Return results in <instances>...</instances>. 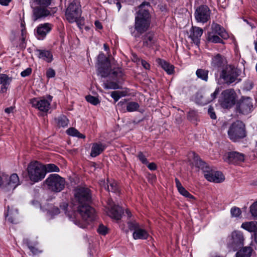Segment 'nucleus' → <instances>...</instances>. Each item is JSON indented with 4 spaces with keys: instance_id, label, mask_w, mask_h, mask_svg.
<instances>
[{
    "instance_id": "nucleus-60",
    "label": "nucleus",
    "mask_w": 257,
    "mask_h": 257,
    "mask_svg": "<svg viewBox=\"0 0 257 257\" xmlns=\"http://www.w3.org/2000/svg\"><path fill=\"white\" fill-rule=\"evenodd\" d=\"M12 0H0V4L3 6H8Z\"/></svg>"
},
{
    "instance_id": "nucleus-54",
    "label": "nucleus",
    "mask_w": 257,
    "mask_h": 257,
    "mask_svg": "<svg viewBox=\"0 0 257 257\" xmlns=\"http://www.w3.org/2000/svg\"><path fill=\"white\" fill-rule=\"evenodd\" d=\"M29 248L31 251L34 254H37L41 252V251L39 250L38 248H36L34 246H29Z\"/></svg>"
},
{
    "instance_id": "nucleus-28",
    "label": "nucleus",
    "mask_w": 257,
    "mask_h": 257,
    "mask_svg": "<svg viewBox=\"0 0 257 257\" xmlns=\"http://www.w3.org/2000/svg\"><path fill=\"white\" fill-rule=\"evenodd\" d=\"M110 63L101 65L98 68V72L100 74L102 77H106L110 73Z\"/></svg>"
},
{
    "instance_id": "nucleus-13",
    "label": "nucleus",
    "mask_w": 257,
    "mask_h": 257,
    "mask_svg": "<svg viewBox=\"0 0 257 257\" xmlns=\"http://www.w3.org/2000/svg\"><path fill=\"white\" fill-rule=\"evenodd\" d=\"M252 107L253 105L251 99L249 97H242L236 104L237 112L243 114H247L250 113Z\"/></svg>"
},
{
    "instance_id": "nucleus-47",
    "label": "nucleus",
    "mask_w": 257,
    "mask_h": 257,
    "mask_svg": "<svg viewBox=\"0 0 257 257\" xmlns=\"http://www.w3.org/2000/svg\"><path fill=\"white\" fill-rule=\"evenodd\" d=\"M67 134L71 136L76 137L77 134H79V132L73 127H70L67 130Z\"/></svg>"
},
{
    "instance_id": "nucleus-48",
    "label": "nucleus",
    "mask_w": 257,
    "mask_h": 257,
    "mask_svg": "<svg viewBox=\"0 0 257 257\" xmlns=\"http://www.w3.org/2000/svg\"><path fill=\"white\" fill-rule=\"evenodd\" d=\"M138 157L139 160L142 162V163L144 164H147L148 163V161L146 158L145 156L143 154L142 152H139Z\"/></svg>"
},
{
    "instance_id": "nucleus-38",
    "label": "nucleus",
    "mask_w": 257,
    "mask_h": 257,
    "mask_svg": "<svg viewBox=\"0 0 257 257\" xmlns=\"http://www.w3.org/2000/svg\"><path fill=\"white\" fill-rule=\"evenodd\" d=\"M98 62L100 66L102 65L103 64H106L107 63H109L108 59L106 58L105 55L101 53H100L97 57Z\"/></svg>"
},
{
    "instance_id": "nucleus-37",
    "label": "nucleus",
    "mask_w": 257,
    "mask_h": 257,
    "mask_svg": "<svg viewBox=\"0 0 257 257\" xmlns=\"http://www.w3.org/2000/svg\"><path fill=\"white\" fill-rule=\"evenodd\" d=\"M85 98L87 102L94 105H96L100 103V100L97 97L91 95L86 96Z\"/></svg>"
},
{
    "instance_id": "nucleus-30",
    "label": "nucleus",
    "mask_w": 257,
    "mask_h": 257,
    "mask_svg": "<svg viewBox=\"0 0 257 257\" xmlns=\"http://www.w3.org/2000/svg\"><path fill=\"white\" fill-rule=\"evenodd\" d=\"M55 121L59 127H64L68 125V119L66 116L61 115L55 118Z\"/></svg>"
},
{
    "instance_id": "nucleus-42",
    "label": "nucleus",
    "mask_w": 257,
    "mask_h": 257,
    "mask_svg": "<svg viewBox=\"0 0 257 257\" xmlns=\"http://www.w3.org/2000/svg\"><path fill=\"white\" fill-rule=\"evenodd\" d=\"M128 227L131 230H136L140 227L139 224L136 221H130L127 222Z\"/></svg>"
},
{
    "instance_id": "nucleus-24",
    "label": "nucleus",
    "mask_w": 257,
    "mask_h": 257,
    "mask_svg": "<svg viewBox=\"0 0 257 257\" xmlns=\"http://www.w3.org/2000/svg\"><path fill=\"white\" fill-rule=\"evenodd\" d=\"M123 211L121 207L118 205L113 206L110 210V216L116 220H119L122 217Z\"/></svg>"
},
{
    "instance_id": "nucleus-8",
    "label": "nucleus",
    "mask_w": 257,
    "mask_h": 257,
    "mask_svg": "<svg viewBox=\"0 0 257 257\" xmlns=\"http://www.w3.org/2000/svg\"><path fill=\"white\" fill-rule=\"evenodd\" d=\"M45 183L48 188L54 192H59L65 187V180L58 174H52L46 179Z\"/></svg>"
},
{
    "instance_id": "nucleus-52",
    "label": "nucleus",
    "mask_w": 257,
    "mask_h": 257,
    "mask_svg": "<svg viewBox=\"0 0 257 257\" xmlns=\"http://www.w3.org/2000/svg\"><path fill=\"white\" fill-rule=\"evenodd\" d=\"M49 211L52 215H57L60 213V210L57 207H53Z\"/></svg>"
},
{
    "instance_id": "nucleus-31",
    "label": "nucleus",
    "mask_w": 257,
    "mask_h": 257,
    "mask_svg": "<svg viewBox=\"0 0 257 257\" xmlns=\"http://www.w3.org/2000/svg\"><path fill=\"white\" fill-rule=\"evenodd\" d=\"M241 227L249 232H255L257 229L256 223L252 221L244 222L241 224Z\"/></svg>"
},
{
    "instance_id": "nucleus-22",
    "label": "nucleus",
    "mask_w": 257,
    "mask_h": 257,
    "mask_svg": "<svg viewBox=\"0 0 257 257\" xmlns=\"http://www.w3.org/2000/svg\"><path fill=\"white\" fill-rule=\"evenodd\" d=\"M106 146L102 143H93L92 146L90 156L92 157H96L100 155L106 148Z\"/></svg>"
},
{
    "instance_id": "nucleus-44",
    "label": "nucleus",
    "mask_w": 257,
    "mask_h": 257,
    "mask_svg": "<svg viewBox=\"0 0 257 257\" xmlns=\"http://www.w3.org/2000/svg\"><path fill=\"white\" fill-rule=\"evenodd\" d=\"M250 211L252 215L257 218V201L254 202L250 206Z\"/></svg>"
},
{
    "instance_id": "nucleus-55",
    "label": "nucleus",
    "mask_w": 257,
    "mask_h": 257,
    "mask_svg": "<svg viewBox=\"0 0 257 257\" xmlns=\"http://www.w3.org/2000/svg\"><path fill=\"white\" fill-rule=\"evenodd\" d=\"M141 63L142 66L144 67V68L146 69H149L150 67V64L145 60H142Z\"/></svg>"
},
{
    "instance_id": "nucleus-7",
    "label": "nucleus",
    "mask_w": 257,
    "mask_h": 257,
    "mask_svg": "<svg viewBox=\"0 0 257 257\" xmlns=\"http://www.w3.org/2000/svg\"><path fill=\"white\" fill-rule=\"evenodd\" d=\"M244 240L243 233L238 230H234L227 238V247L229 251H235L243 245Z\"/></svg>"
},
{
    "instance_id": "nucleus-46",
    "label": "nucleus",
    "mask_w": 257,
    "mask_h": 257,
    "mask_svg": "<svg viewBox=\"0 0 257 257\" xmlns=\"http://www.w3.org/2000/svg\"><path fill=\"white\" fill-rule=\"evenodd\" d=\"M208 114L210 116V118L213 119L216 118V115L214 111V108L212 106H210L208 109Z\"/></svg>"
},
{
    "instance_id": "nucleus-51",
    "label": "nucleus",
    "mask_w": 257,
    "mask_h": 257,
    "mask_svg": "<svg viewBox=\"0 0 257 257\" xmlns=\"http://www.w3.org/2000/svg\"><path fill=\"white\" fill-rule=\"evenodd\" d=\"M119 93H118V91H112L110 95H111V97H112L113 98L115 102H117L120 98L119 95L118 94Z\"/></svg>"
},
{
    "instance_id": "nucleus-5",
    "label": "nucleus",
    "mask_w": 257,
    "mask_h": 257,
    "mask_svg": "<svg viewBox=\"0 0 257 257\" xmlns=\"http://www.w3.org/2000/svg\"><path fill=\"white\" fill-rule=\"evenodd\" d=\"M44 165L38 161L31 162L28 166L27 172L29 179L34 182L42 180L46 176Z\"/></svg>"
},
{
    "instance_id": "nucleus-53",
    "label": "nucleus",
    "mask_w": 257,
    "mask_h": 257,
    "mask_svg": "<svg viewBox=\"0 0 257 257\" xmlns=\"http://www.w3.org/2000/svg\"><path fill=\"white\" fill-rule=\"evenodd\" d=\"M112 74L115 77H120L121 76L122 73L119 69H117L116 70H113Z\"/></svg>"
},
{
    "instance_id": "nucleus-19",
    "label": "nucleus",
    "mask_w": 257,
    "mask_h": 257,
    "mask_svg": "<svg viewBox=\"0 0 257 257\" xmlns=\"http://www.w3.org/2000/svg\"><path fill=\"white\" fill-rule=\"evenodd\" d=\"M209 32L218 35L223 39H227L229 37L227 33L223 27L217 23H213L212 24L211 31Z\"/></svg>"
},
{
    "instance_id": "nucleus-63",
    "label": "nucleus",
    "mask_w": 257,
    "mask_h": 257,
    "mask_svg": "<svg viewBox=\"0 0 257 257\" xmlns=\"http://www.w3.org/2000/svg\"><path fill=\"white\" fill-rule=\"evenodd\" d=\"M117 91L118 93H119L118 94L119 95L120 97H121L122 96H125L126 95V93L124 91Z\"/></svg>"
},
{
    "instance_id": "nucleus-12",
    "label": "nucleus",
    "mask_w": 257,
    "mask_h": 257,
    "mask_svg": "<svg viewBox=\"0 0 257 257\" xmlns=\"http://www.w3.org/2000/svg\"><path fill=\"white\" fill-rule=\"evenodd\" d=\"M211 11L206 5L197 7L194 13V17L198 23H205L210 19Z\"/></svg>"
},
{
    "instance_id": "nucleus-4",
    "label": "nucleus",
    "mask_w": 257,
    "mask_h": 257,
    "mask_svg": "<svg viewBox=\"0 0 257 257\" xmlns=\"http://www.w3.org/2000/svg\"><path fill=\"white\" fill-rule=\"evenodd\" d=\"M239 75V70L231 65H226L219 74L218 83L230 85L234 82Z\"/></svg>"
},
{
    "instance_id": "nucleus-56",
    "label": "nucleus",
    "mask_w": 257,
    "mask_h": 257,
    "mask_svg": "<svg viewBox=\"0 0 257 257\" xmlns=\"http://www.w3.org/2000/svg\"><path fill=\"white\" fill-rule=\"evenodd\" d=\"M148 168L151 170H155L157 169V166L154 163H149Z\"/></svg>"
},
{
    "instance_id": "nucleus-10",
    "label": "nucleus",
    "mask_w": 257,
    "mask_h": 257,
    "mask_svg": "<svg viewBox=\"0 0 257 257\" xmlns=\"http://www.w3.org/2000/svg\"><path fill=\"white\" fill-rule=\"evenodd\" d=\"M53 97L48 95L46 97H35L30 100L32 106L41 111L48 112L50 108V104Z\"/></svg>"
},
{
    "instance_id": "nucleus-14",
    "label": "nucleus",
    "mask_w": 257,
    "mask_h": 257,
    "mask_svg": "<svg viewBox=\"0 0 257 257\" xmlns=\"http://www.w3.org/2000/svg\"><path fill=\"white\" fill-rule=\"evenodd\" d=\"M227 61L226 58L218 53L213 56L211 61V68L212 69H219L221 68H224V67L227 65Z\"/></svg>"
},
{
    "instance_id": "nucleus-9",
    "label": "nucleus",
    "mask_w": 257,
    "mask_h": 257,
    "mask_svg": "<svg viewBox=\"0 0 257 257\" xmlns=\"http://www.w3.org/2000/svg\"><path fill=\"white\" fill-rule=\"evenodd\" d=\"M236 95L233 89H226L221 92L218 102L222 108H230L235 104Z\"/></svg>"
},
{
    "instance_id": "nucleus-58",
    "label": "nucleus",
    "mask_w": 257,
    "mask_h": 257,
    "mask_svg": "<svg viewBox=\"0 0 257 257\" xmlns=\"http://www.w3.org/2000/svg\"><path fill=\"white\" fill-rule=\"evenodd\" d=\"M14 109H15V107H14V106H11L9 107H7V108H5V112L9 114L10 113L13 112Z\"/></svg>"
},
{
    "instance_id": "nucleus-43",
    "label": "nucleus",
    "mask_w": 257,
    "mask_h": 257,
    "mask_svg": "<svg viewBox=\"0 0 257 257\" xmlns=\"http://www.w3.org/2000/svg\"><path fill=\"white\" fill-rule=\"evenodd\" d=\"M220 91V88L219 87H217L216 89L215 90L214 92L211 94L210 98L208 100L207 102H209L210 101H213L214 100L218 95L219 94V92ZM206 102H204V104H206Z\"/></svg>"
},
{
    "instance_id": "nucleus-1",
    "label": "nucleus",
    "mask_w": 257,
    "mask_h": 257,
    "mask_svg": "<svg viewBox=\"0 0 257 257\" xmlns=\"http://www.w3.org/2000/svg\"><path fill=\"white\" fill-rule=\"evenodd\" d=\"M74 198L78 203L77 212L82 220L75 219L73 221L80 227L85 228L96 219L95 211L90 206L92 201L90 190L85 187H77L75 189Z\"/></svg>"
},
{
    "instance_id": "nucleus-27",
    "label": "nucleus",
    "mask_w": 257,
    "mask_h": 257,
    "mask_svg": "<svg viewBox=\"0 0 257 257\" xmlns=\"http://www.w3.org/2000/svg\"><path fill=\"white\" fill-rule=\"evenodd\" d=\"M252 249L251 247L245 246L239 250L236 253V257H250Z\"/></svg>"
},
{
    "instance_id": "nucleus-50",
    "label": "nucleus",
    "mask_w": 257,
    "mask_h": 257,
    "mask_svg": "<svg viewBox=\"0 0 257 257\" xmlns=\"http://www.w3.org/2000/svg\"><path fill=\"white\" fill-rule=\"evenodd\" d=\"M32 73V69L31 68H28L21 73V75L23 77H25L30 75Z\"/></svg>"
},
{
    "instance_id": "nucleus-62",
    "label": "nucleus",
    "mask_w": 257,
    "mask_h": 257,
    "mask_svg": "<svg viewBox=\"0 0 257 257\" xmlns=\"http://www.w3.org/2000/svg\"><path fill=\"white\" fill-rule=\"evenodd\" d=\"M76 137H78V138H81V139H84L85 138V136L82 134H81L79 132V134H77V136H76Z\"/></svg>"
},
{
    "instance_id": "nucleus-29",
    "label": "nucleus",
    "mask_w": 257,
    "mask_h": 257,
    "mask_svg": "<svg viewBox=\"0 0 257 257\" xmlns=\"http://www.w3.org/2000/svg\"><path fill=\"white\" fill-rule=\"evenodd\" d=\"M209 71L204 69H198L196 71V75L197 78L201 79L205 82H207L208 80Z\"/></svg>"
},
{
    "instance_id": "nucleus-49",
    "label": "nucleus",
    "mask_w": 257,
    "mask_h": 257,
    "mask_svg": "<svg viewBox=\"0 0 257 257\" xmlns=\"http://www.w3.org/2000/svg\"><path fill=\"white\" fill-rule=\"evenodd\" d=\"M55 71L52 68H49L46 72V76L48 78H53L55 76Z\"/></svg>"
},
{
    "instance_id": "nucleus-3",
    "label": "nucleus",
    "mask_w": 257,
    "mask_h": 257,
    "mask_svg": "<svg viewBox=\"0 0 257 257\" xmlns=\"http://www.w3.org/2000/svg\"><path fill=\"white\" fill-rule=\"evenodd\" d=\"M191 154L195 163V166L202 171L206 179L208 181L217 183H221L224 180V176L221 172L212 170L210 167L205 162L203 161L195 152H192Z\"/></svg>"
},
{
    "instance_id": "nucleus-16",
    "label": "nucleus",
    "mask_w": 257,
    "mask_h": 257,
    "mask_svg": "<svg viewBox=\"0 0 257 257\" xmlns=\"http://www.w3.org/2000/svg\"><path fill=\"white\" fill-rule=\"evenodd\" d=\"M51 29L52 25L49 23L40 24L37 28L35 35L38 39L43 40Z\"/></svg>"
},
{
    "instance_id": "nucleus-25",
    "label": "nucleus",
    "mask_w": 257,
    "mask_h": 257,
    "mask_svg": "<svg viewBox=\"0 0 257 257\" xmlns=\"http://www.w3.org/2000/svg\"><path fill=\"white\" fill-rule=\"evenodd\" d=\"M156 62L168 74H172L174 72V67L167 61L158 58Z\"/></svg>"
},
{
    "instance_id": "nucleus-57",
    "label": "nucleus",
    "mask_w": 257,
    "mask_h": 257,
    "mask_svg": "<svg viewBox=\"0 0 257 257\" xmlns=\"http://www.w3.org/2000/svg\"><path fill=\"white\" fill-rule=\"evenodd\" d=\"M175 180L176 183V187L177 188L178 190H179V189L183 187L178 179L175 178Z\"/></svg>"
},
{
    "instance_id": "nucleus-15",
    "label": "nucleus",
    "mask_w": 257,
    "mask_h": 257,
    "mask_svg": "<svg viewBox=\"0 0 257 257\" xmlns=\"http://www.w3.org/2000/svg\"><path fill=\"white\" fill-rule=\"evenodd\" d=\"M224 159L228 163L235 164L244 160V155L237 152H229L224 155Z\"/></svg>"
},
{
    "instance_id": "nucleus-11",
    "label": "nucleus",
    "mask_w": 257,
    "mask_h": 257,
    "mask_svg": "<svg viewBox=\"0 0 257 257\" xmlns=\"http://www.w3.org/2000/svg\"><path fill=\"white\" fill-rule=\"evenodd\" d=\"M81 11L79 5L75 1H73L69 4L66 9L65 16L67 20L70 23L77 22L78 19L80 17Z\"/></svg>"
},
{
    "instance_id": "nucleus-45",
    "label": "nucleus",
    "mask_w": 257,
    "mask_h": 257,
    "mask_svg": "<svg viewBox=\"0 0 257 257\" xmlns=\"http://www.w3.org/2000/svg\"><path fill=\"white\" fill-rule=\"evenodd\" d=\"M97 231L100 234L105 235L107 233V228L103 224H100L97 229Z\"/></svg>"
},
{
    "instance_id": "nucleus-33",
    "label": "nucleus",
    "mask_w": 257,
    "mask_h": 257,
    "mask_svg": "<svg viewBox=\"0 0 257 257\" xmlns=\"http://www.w3.org/2000/svg\"><path fill=\"white\" fill-rule=\"evenodd\" d=\"M45 172L46 174L47 172H59V168L54 164H48L47 165H44Z\"/></svg>"
},
{
    "instance_id": "nucleus-21",
    "label": "nucleus",
    "mask_w": 257,
    "mask_h": 257,
    "mask_svg": "<svg viewBox=\"0 0 257 257\" xmlns=\"http://www.w3.org/2000/svg\"><path fill=\"white\" fill-rule=\"evenodd\" d=\"M36 52L39 58L42 59L48 63L51 62L53 59L52 53L48 50L37 49Z\"/></svg>"
},
{
    "instance_id": "nucleus-20",
    "label": "nucleus",
    "mask_w": 257,
    "mask_h": 257,
    "mask_svg": "<svg viewBox=\"0 0 257 257\" xmlns=\"http://www.w3.org/2000/svg\"><path fill=\"white\" fill-rule=\"evenodd\" d=\"M143 46L147 48L152 47L155 43L154 34L152 32L146 33L143 37Z\"/></svg>"
},
{
    "instance_id": "nucleus-2",
    "label": "nucleus",
    "mask_w": 257,
    "mask_h": 257,
    "mask_svg": "<svg viewBox=\"0 0 257 257\" xmlns=\"http://www.w3.org/2000/svg\"><path fill=\"white\" fill-rule=\"evenodd\" d=\"M150 5L148 2H144L139 6L135 18V29L137 31L132 32V35L136 39L147 31L150 25V15L149 8Z\"/></svg>"
},
{
    "instance_id": "nucleus-59",
    "label": "nucleus",
    "mask_w": 257,
    "mask_h": 257,
    "mask_svg": "<svg viewBox=\"0 0 257 257\" xmlns=\"http://www.w3.org/2000/svg\"><path fill=\"white\" fill-rule=\"evenodd\" d=\"M68 205L67 203H62L60 205V208L63 210L64 211H65V213H66V210H67V209L68 208Z\"/></svg>"
},
{
    "instance_id": "nucleus-35",
    "label": "nucleus",
    "mask_w": 257,
    "mask_h": 257,
    "mask_svg": "<svg viewBox=\"0 0 257 257\" xmlns=\"http://www.w3.org/2000/svg\"><path fill=\"white\" fill-rule=\"evenodd\" d=\"M105 89H117L119 88L118 84L115 82L107 81L103 84Z\"/></svg>"
},
{
    "instance_id": "nucleus-40",
    "label": "nucleus",
    "mask_w": 257,
    "mask_h": 257,
    "mask_svg": "<svg viewBox=\"0 0 257 257\" xmlns=\"http://www.w3.org/2000/svg\"><path fill=\"white\" fill-rule=\"evenodd\" d=\"M230 213L231 217H238L241 215V211L239 208L237 207H233L231 208Z\"/></svg>"
},
{
    "instance_id": "nucleus-61",
    "label": "nucleus",
    "mask_w": 257,
    "mask_h": 257,
    "mask_svg": "<svg viewBox=\"0 0 257 257\" xmlns=\"http://www.w3.org/2000/svg\"><path fill=\"white\" fill-rule=\"evenodd\" d=\"M95 27L98 29H101L102 28V26L101 23L98 21H96L94 23Z\"/></svg>"
},
{
    "instance_id": "nucleus-64",
    "label": "nucleus",
    "mask_w": 257,
    "mask_h": 257,
    "mask_svg": "<svg viewBox=\"0 0 257 257\" xmlns=\"http://www.w3.org/2000/svg\"><path fill=\"white\" fill-rule=\"evenodd\" d=\"M126 102V100L125 99H124L123 101H120L117 103V105L122 106Z\"/></svg>"
},
{
    "instance_id": "nucleus-36",
    "label": "nucleus",
    "mask_w": 257,
    "mask_h": 257,
    "mask_svg": "<svg viewBox=\"0 0 257 257\" xmlns=\"http://www.w3.org/2000/svg\"><path fill=\"white\" fill-rule=\"evenodd\" d=\"M105 189L109 192L117 193L118 192V187L116 183L114 182L110 183L109 184H107L106 187H105Z\"/></svg>"
},
{
    "instance_id": "nucleus-32",
    "label": "nucleus",
    "mask_w": 257,
    "mask_h": 257,
    "mask_svg": "<svg viewBox=\"0 0 257 257\" xmlns=\"http://www.w3.org/2000/svg\"><path fill=\"white\" fill-rule=\"evenodd\" d=\"M220 37L218 35L208 32L207 39L210 42L213 43H224Z\"/></svg>"
},
{
    "instance_id": "nucleus-39",
    "label": "nucleus",
    "mask_w": 257,
    "mask_h": 257,
    "mask_svg": "<svg viewBox=\"0 0 257 257\" xmlns=\"http://www.w3.org/2000/svg\"><path fill=\"white\" fill-rule=\"evenodd\" d=\"M36 5L47 7L50 5L52 0H33Z\"/></svg>"
},
{
    "instance_id": "nucleus-17",
    "label": "nucleus",
    "mask_w": 257,
    "mask_h": 257,
    "mask_svg": "<svg viewBox=\"0 0 257 257\" xmlns=\"http://www.w3.org/2000/svg\"><path fill=\"white\" fill-rule=\"evenodd\" d=\"M50 15V12L46 8L36 7L33 9L32 18L34 21H36Z\"/></svg>"
},
{
    "instance_id": "nucleus-34",
    "label": "nucleus",
    "mask_w": 257,
    "mask_h": 257,
    "mask_svg": "<svg viewBox=\"0 0 257 257\" xmlns=\"http://www.w3.org/2000/svg\"><path fill=\"white\" fill-rule=\"evenodd\" d=\"M140 105L138 103L136 102H130L126 104V110L128 112H133L136 111L139 108Z\"/></svg>"
},
{
    "instance_id": "nucleus-18",
    "label": "nucleus",
    "mask_w": 257,
    "mask_h": 257,
    "mask_svg": "<svg viewBox=\"0 0 257 257\" xmlns=\"http://www.w3.org/2000/svg\"><path fill=\"white\" fill-rule=\"evenodd\" d=\"M203 29L195 26H192L190 29L189 38L194 44L198 45L200 43V37L203 34Z\"/></svg>"
},
{
    "instance_id": "nucleus-6",
    "label": "nucleus",
    "mask_w": 257,
    "mask_h": 257,
    "mask_svg": "<svg viewBox=\"0 0 257 257\" xmlns=\"http://www.w3.org/2000/svg\"><path fill=\"white\" fill-rule=\"evenodd\" d=\"M228 135L230 140L236 142L246 136L245 125L239 120L234 122L229 127Z\"/></svg>"
},
{
    "instance_id": "nucleus-41",
    "label": "nucleus",
    "mask_w": 257,
    "mask_h": 257,
    "mask_svg": "<svg viewBox=\"0 0 257 257\" xmlns=\"http://www.w3.org/2000/svg\"><path fill=\"white\" fill-rule=\"evenodd\" d=\"M179 192L183 196L190 199H194V197L184 187H182L179 190Z\"/></svg>"
},
{
    "instance_id": "nucleus-23",
    "label": "nucleus",
    "mask_w": 257,
    "mask_h": 257,
    "mask_svg": "<svg viewBox=\"0 0 257 257\" xmlns=\"http://www.w3.org/2000/svg\"><path fill=\"white\" fill-rule=\"evenodd\" d=\"M20 184L19 178L17 174H13L9 178L6 187L8 190H14Z\"/></svg>"
},
{
    "instance_id": "nucleus-26",
    "label": "nucleus",
    "mask_w": 257,
    "mask_h": 257,
    "mask_svg": "<svg viewBox=\"0 0 257 257\" xmlns=\"http://www.w3.org/2000/svg\"><path fill=\"white\" fill-rule=\"evenodd\" d=\"M133 236L135 239H146L148 238L149 234L146 230L139 227L134 231Z\"/></svg>"
}]
</instances>
